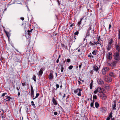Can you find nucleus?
Masks as SVG:
<instances>
[{"mask_svg": "<svg viewBox=\"0 0 120 120\" xmlns=\"http://www.w3.org/2000/svg\"><path fill=\"white\" fill-rule=\"evenodd\" d=\"M113 56L115 60L120 61V56L119 55V53L116 52L114 53Z\"/></svg>", "mask_w": 120, "mask_h": 120, "instance_id": "nucleus-1", "label": "nucleus"}, {"mask_svg": "<svg viewBox=\"0 0 120 120\" xmlns=\"http://www.w3.org/2000/svg\"><path fill=\"white\" fill-rule=\"evenodd\" d=\"M81 90H82L80 89L79 88H77V89L75 90H74V92L75 94H76L79 92V93L77 95L79 96H80L81 95Z\"/></svg>", "mask_w": 120, "mask_h": 120, "instance_id": "nucleus-2", "label": "nucleus"}, {"mask_svg": "<svg viewBox=\"0 0 120 120\" xmlns=\"http://www.w3.org/2000/svg\"><path fill=\"white\" fill-rule=\"evenodd\" d=\"M45 68H41L40 70L38 72L37 74L38 76H41L43 74V71L45 70Z\"/></svg>", "mask_w": 120, "mask_h": 120, "instance_id": "nucleus-3", "label": "nucleus"}, {"mask_svg": "<svg viewBox=\"0 0 120 120\" xmlns=\"http://www.w3.org/2000/svg\"><path fill=\"white\" fill-rule=\"evenodd\" d=\"M31 32L30 30H27V33H26V34L25 37H26V38L27 39H29L30 38V35L31 34L30 33Z\"/></svg>", "mask_w": 120, "mask_h": 120, "instance_id": "nucleus-4", "label": "nucleus"}, {"mask_svg": "<svg viewBox=\"0 0 120 120\" xmlns=\"http://www.w3.org/2000/svg\"><path fill=\"white\" fill-rule=\"evenodd\" d=\"M100 111L103 113H105L107 111V109L104 107H102L100 109Z\"/></svg>", "mask_w": 120, "mask_h": 120, "instance_id": "nucleus-5", "label": "nucleus"}, {"mask_svg": "<svg viewBox=\"0 0 120 120\" xmlns=\"http://www.w3.org/2000/svg\"><path fill=\"white\" fill-rule=\"evenodd\" d=\"M53 71L52 70L50 71V74L49 75V79L52 80L54 76L53 75Z\"/></svg>", "mask_w": 120, "mask_h": 120, "instance_id": "nucleus-6", "label": "nucleus"}, {"mask_svg": "<svg viewBox=\"0 0 120 120\" xmlns=\"http://www.w3.org/2000/svg\"><path fill=\"white\" fill-rule=\"evenodd\" d=\"M89 45L91 46H93L95 45H97V42L95 41V40L94 39V41H90L89 43Z\"/></svg>", "mask_w": 120, "mask_h": 120, "instance_id": "nucleus-7", "label": "nucleus"}, {"mask_svg": "<svg viewBox=\"0 0 120 120\" xmlns=\"http://www.w3.org/2000/svg\"><path fill=\"white\" fill-rule=\"evenodd\" d=\"M97 82L98 84H103L104 82L103 80L100 79H97Z\"/></svg>", "mask_w": 120, "mask_h": 120, "instance_id": "nucleus-8", "label": "nucleus"}, {"mask_svg": "<svg viewBox=\"0 0 120 120\" xmlns=\"http://www.w3.org/2000/svg\"><path fill=\"white\" fill-rule=\"evenodd\" d=\"M31 59L32 61H35L37 59V56L35 54L33 55L31 57Z\"/></svg>", "mask_w": 120, "mask_h": 120, "instance_id": "nucleus-9", "label": "nucleus"}, {"mask_svg": "<svg viewBox=\"0 0 120 120\" xmlns=\"http://www.w3.org/2000/svg\"><path fill=\"white\" fill-rule=\"evenodd\" d=\"M105 80L108 82H109L111 81L112 79L110 77H106L105 79Z\"/></svg>", "mask_w": 120, "mask_h": 120, "instance_id": "nucleus-10", "label": "nucleus"}, {"mask_svg": "<svg viewBox=\"0 0 120 120\" xmlns=\"http://www.w3.org/2000/svg\"><path fill=\"white\" fill-rule=\"evenodd\" d=\"M113 102L114 103V104L112 105V107L113 109V110H116V101L115 100L113 101Z\"/></svg>", "mask_w": 120, "mask_h": 120, "instance_id": "nucleus-11", "label": "nucleus"}, {"mask_svg": "<svg viewBox=\"0 0 120 120\" xmlns=\"http://www.w3.org/2000/svg\"><path fill=\"white\" fill-rule=\"evenodd\" d=\"M99 68H98L97 66L95 65L93 67V70L96 72H97Z\"/></svg>", "mask_w": 120, "mask_h": 120, "instance_id": "nucleus-12", "label": "nucleus"}, {"mask_svg": "<svg viewBox=\"0 0 120 120\" xmlns=\"http://www.w3.org/2000/svg\"><path fill=\"white\" fill-rule=\"evenodd\" d=\"M112 53L111 52H109L108 53V59L109 60H111L112 59Z\"/></svg>", "mask_w": 120, "mask_h": 120, "instance_id": "nucleus-13", "label": "nucleus"}, {"mask_svg": "<svg viewBox=\"0 0 120 120\" xmlns=\"http://www.w3.org/2000/svg\"><path fill=\"white\" fill-rule=\"evenodd\" d=\"M116 50L117 51V52H116L119 53L120 51V47L119 45H117L116 46Z\"/></svg>", "mask_w": 120, "mask_h": 120, "instance_id": "nucleus-14", "label": "nucleus"}, {"mask_svg": "<svg viewBox=\"0 0 120 120\" xmlns=\"http://www.w3.org/2000/svg\"><path fill=\"white\" fill-rule=\"evenodd\" d=\"M52 102L55 105H56L57 104V101L54 97H53L52 99Z\"/></svg>", "mask_w": 120, "mask_h": 120, "instance_id": "nucleus-15", "label": "nucleus"}, {"mask_svg": "<svg viewBox=\"0 0 120 120\" xmlns=\"http://www.w3.org/2000/svg\"><path fill=\"white\" fill-rule=\"evenodd\" d=\"M4 32L6 34L7 36L8 37V39H9V37L10 36V34L8 32H7L6 30H4Z\"/></svg>", "mask_w": 120, "mask_h": 120, "instance_id": "nucleus-16", "label": "nucleus"}, {"mask_svg": "<svg viewBox=\"0 0 120 120\" xmlns=\"http://www.w3.org/2000/svg\"><path fill=\"white\" fill-rule=\"evenodd\" d=\"M109 75L111 77H115L116 76V75L112 72L110 73Z\"/></svg>", "mask_w": 120, "mask_h": 120, "instance_id": "nucleus-17", "label": "nucleus"}, {"mask_svg": "<svg viewBox=\"0 0 120 120\" xmlns=\"http://www.w3.org/2000/svg\"><path fill=\"white\" fill-rule=\"evenodd\" d=\"M61 46L63 49H68L67 46L63 44H61Z\"/></svg>", "mask_w": 120, "mask_h": 120, "instance_id": "nucleus-18", "label": "nucleus"}, {"mask_svg": "<svg viewBox=\"0 0 120 120\" xmlns=\"http://www.w3.org/2000/svg\"><path fill=\"white\" fill-rule=\"evenodd\" d=\"M103 95L102 98V99L103 100H105L107 98V96L104 94H102Z\"/></svg>", "mask_w": 120, "mask_h": 120, "instance_id": "nucleus-19", "label": "nucleus"}, {"mask_svg": "<svg viewBox=\"0 0 120 120\" xmlns=\"http://www.w3.org/2000/svg\"><path fill=\"white\" fill-rule=\"evenodd\" d=\"M112 47V45L108 44L107 48V50L108 51L109 50L111 49Z\"/></svg>", "mask_w": 120, "mask_h": 120, "instance_id": "nucleus-20", "label": "nucleus"}, {"mask_svg": "<svg viewBox=\"0 0 120 120\" xmlns=\"http://www.w3.org/2000/svg\"><path fill=\"white\" fill-rule=\"evenodd\" d=\"M117 63V62L116 61H113L112 63V67H114L115 65H116V63Z\"/></svg>", "mask_w": 120, "mask_h": 120, "instance_id": "nucleus-21", "label": "nucleus"}, {"mask_svg": "<svg viewBox=\"0 0 120 120\" xmlns=\"http://www.w3.org/2000/svg\"><path fill=\"white\" fill-rule=\"evenodd\" d=\"M95 28H94V27H93V30L91 31V33L93 34H96L97 33L96 32L95 30Z\"/></svg>", "mask_w": 120, "mask_h": 120, "instance_id": "nucleus-22", "label": "nucleus"}, {"mask_svg": "<svg viewBox=\"0 0 120 120\" xmlns=\"http://www.w3.org/2000/svg\"><path fill=\"white\" fill-rule=\"evenodd\" d=\"M91 82L90 84V89H92V86H93V81L92 79L91 80Z\"/></svg>", "mask_w": 120, "mask_h": 120, "instance_id": "nucleus-23", "label": "nucleus"}, {"mask_svg": "<svg viewBox=\"0 0 120 120\" xmlns=\"http://www.w3.org/2000/svg\"><path fill=\"white\" fill-rule=\"evenodd\" d=\"M95 107L98 108L99 106V104L97 102H96L95 103Z\"/></svg>", "mask_w": 120, "mask_h": 120, "instance_id": "nucleus-24", "label": "nucleus"}, {"mask_svg": "<svg viewBox=\"0 0 120 120\" xmlns=\"http://www.w3.org/2000/svg\"><path fill=\"white\" fill-rule=\"evenodd\" d=\"M113 39H111L109 40V41L108 43V44L112 45V44L113 43Z\"/></svg>", "mask_w": 120, "mask_h": 120, "instance_id": "nucleus-25", "label": "nucleus"}, {"mask_svg": "<svg viewBox=\"0 0 120 120\" xmlns=\"http://www.w3.org/2000/svg\"><path fill=\"white\" fill-rule=\"evenodd\" d=\"M105 92V90L104 89L102 88L100 91V93H102L103 94H104Z\"/></svg>", "mask_w": 120, "mask_h": 120, "instance_id": "nucleus-26", "label": "nucleus"}, {"mask_svg": "<svg viewBox=\"0 0 120 120\" xmlns=\"http://www.w3.org/2000/svg\"><path fill=\"white\" fill-rule=\"evenodd\" d=\"M7 98L6 99H7V100L6 101H10V99H11V97L10 96H7L6 97Z\"/></svg>", "mask_w": 120, "mask_h": 120, "instance_id": "nucleus-27", "label": "nucleus"}, {"mask_svg": "<svg viewBox=\"0 0 120 120\" xmlns=\"http://www.w3.org/2000/svg\"><path fill=\"white\" fill-rule=\"evenodd\" d=\"M83 19L82 18H81L80 19V20L79 21L77 24V25L78 26H80V25L81 24V22L82 21V20Z\"/></svg>", "mask_w": 120, "mask_h": 120, "instance_id": "nucleus-28", "label": "nucleus"}, {"mask_svg": "<svg viewBox=\"0 0 120 120\" xmlns=\"http://www.w3.org/2000/svg\"><path fill=\"white\" fill-rule=\"evenodd\" d=\"M103 69L105 70L106 72L108 71L109 70V68L107 67H104Z\"/></svg>", "mask_w": 120, "mask_h": 120, "instance_id": "nucleus-29", "label": "nucleus"}, {"mask_svg": "<svg viewBox=\"0 0 120 120\" xmlns=\"http://www.w3.org/2000/svg\"><path fill=\"white\" fill-rule=\"evenodd\" d=\"M97 52V51L96 50H94L93 52H92V54L94 55H96V54Z\"/></svg>", "mask_w": 120, "mask_h": 120, "instance_id": "nucleus-30", "label": "nucleus"}, {"mask_svg": "<svg viewBox=\"0 0 120 120\" xmlns=\"http://www.w3.org/2000/svg\"><path fill=\"white\" fill-rule=\"evenodd\" d=\"M100 38V36H99L98 37V41H97V44H100L101 45V43H99V41Z\"/></svg>", "mask_w": 120, "mask_h": 120, "instance_id": "nucleus-31", "label": "nucleus"}, {"mask_svg": "<svg viewBox=\"0 0 120 120\" xmlns=\"http://www.w3.org/2000/svg\"><path fill=\"white\" fill-rule=\"evenodd\" d=\"M31 93H34V91L32 86H31Z\"/></svg>", "mask_w": 120, "mask_h": 120, "instance_id": "nucleus-32", "label": "nucleus"}, {"mask_svg": "<svg viewBox=\"0 0 120 120\" xmlns=\"http://www.w3.org/2000/svg\"><path fill=\"white\" fill-rule=\"evenodd\" d=\"M90 35V31H87V32L86 35V37L89 36Z\"/></svg>", "mask_w": 120, "mask_h": 120, "instance_id": "nucleus-33", "label": "nucleus"}, {"mask_svg": "<svg viewBox=\"0 0 120 120\" xmlns=\"http://www.w3.org/2000/svg\"><path fill=\"white\" fill-rule=\"evenodd\" d=\"M112 112H111L110 113V114H109V117H108L107 118H109L110 119V118H111H111L112 117Z\"/></svg>", "mask_w": 120, "mask_h": 120, "instance_id": "nucleus-34", "label": "nucleus"}, {"mask_svg": "<svg viewBox=\"0 0 120 120\" xmlns=\"http://www.w3.org/2000/svg\"><path fill=\"white\" fill-rule=\"evenodd\" d=\"M106 71L103 69H102V73L103 75H105L106 74Z\"/></svg>", "mask_w": 120, "mask_h": 120, "instance_id": "nucleus-35", "label": "nucleus"}, {"mask_svg": "<svg viewBox=\"0 0 120 120\" xmlns=\"http://www.w3.org/2000/svg\"><path fill=\"white\" fill-rule=\"evenodd\" d=\"M101 89L102 88H101L100 87H98L97 88V89L98 92L100 93V91Z\"/></svg>", "mask_w": 120, "mask_h": 120, "instance_id": "nucleus-36", "label": "nucleus"}, {"mask_svg": "<svg viewBox=\"0 0 120 120\" xmlns=\"http://www.w3.org/2000/svg\"><path fill=\"white\" fill-rule=\"evenodd\" d=\"M36 77L35 75H33V79L34 80L35 82L36 81Z\"/></svg>", "mask_w": 120, "mask_h": 120, "instance_id": "nucleus-37", "label": "nucleus"}, {"mask_svg": "<svg viewBox=\"0 0 120 120\" xmlns=\"http://www.w3.org/2000/svg\"><path fill=\"white\" fill-rule=\"evenodd\" d=\"M107 64L108 65L110 66L111 67H112V63H107Z\"/></svg>", "mask_w": 120, "mask_h": 120, "instance_id": "nucleus-38", "label": "nucleus"}, {"mask_svg": "<svg viewBox=\"0 0 120 120\" xmlns=\"http://www.w3.org/2000/svg\"><path fill=\"white\" fill-rule=\"evenodd\" d=\"M39 95V94L38 93H37L36 94V95L35 98H33V99H35L36 98H37Z\"/></svg>", "mask_w": 120, "mask_h": 120, "instance_id": "nucleus-39", "label": "nucleus"}, {"mask_svg": "<svg viewBox=\"0 0 120 120\" xmlns=\"http://www.w3.org/2000/svg\"><path fill=\"white\" fill-rule=\"evenodd\" d=\"M97 99V96L96 95H93V99L94 100H96Z\"/></svg>", "mask_w": 120, "mask_h": 120, "instance_id": "nucleus-40", "label": "nucleus"}, {"mask_svg": "<svg viewBox=\"0 0 120 120\" xmlns=\"http://www.w3.org/2000/svg\"><path fill=\"white\" fill-rule=\"evenodd\" d=\"M61 72H63L64 69V68L63 66V65H61Z\"/></svg>", "mask_w": 120, "mask_h": 120, "instance_id": "nucleus-41", "label": "nucleus"}, {"mask_svg": "<svg viewBox=\"0 0 120 120\" xmlns=\"http://www.w3.org/2000/svg\"><path fill=\"white\" fill-rule=\"evenodd\" d=\"M92 26V25H91L88 28L87 31H90V30H91L92 29V28L91 26Z\"/></svg>", "mask_w": 120, "mask_h": 120, "instance_id": "nucleus-42", "label": "nucleus"}, {"mask_svg": "<svg viewBox=\"0 0 120 120\" xmlns=\"http://www.w3.org/2000/svg\"><path fill=\"white\" fill-rule=\"evenodd\" d=\"M52 92L53 93H55V88H54V87L52 88Z\"/></svg>", "mask_w": 120, "mask_h": 120, "instance_id": "nucleus-43", "label": "nucleus"}, {"mask_svg": "<svg viewBox=\"0 0 120 120\" xmlns=\"http://www.w3.org/2000/svg\"><path fill=\"white\" fill-rule=\"evenodd\" d=\"M73 67V66L72 65L70 66L68 68L70 69L71 70L72 69Z\"/></svg>", "mask_w": 120, "mask_h": 120, "instance_id": "nucleus-44", "label": "nucleus"}, {"mask_svg": "<svg viewBox=\"0 0 120 120\" xmlns=\"http://www.w3.org/2000/svg\"><path fill=\"white\" fill-rule=\"evenodd\" d=\"M82 63H80V64L79 65V69H81V67L82 65Z\"/></svg>", "mask_w": 120, "mask_h": 120, "instance_id": "nucleus-45", "label": "nucleus"}, {"mask_svg": "<svg viewBox=\"0 0 120 120\" xmlns=\"http://www.w3.org/2000/svg\"><path fill=\"white\" fill-rule=\"evenodd\" d=\"M98 90L97 89L95 90L94 91V93L95 94H96L98 93Z\"/></svg>", "mask_w": 120, "mask_h": 120, "instance_id": "nucleus-46", "label": "nucleus"}, {"mask_svg": "<svg viewBox=\"0 0 120 120\" xmlns=\"http://www.w3.org/2000/svg\"><path fill=\"white\" fill-rule=\"evenodd\" d=\"M118 32H119V33H118V38L120 40V31L119 30Z\"/></svg>", "mask_w": 120, "mask_h": 120, "instance_id": "nucleus-47", "label": "nucleus"}, {"mask_svg": "<svg viewBox=\"0 0 120 120\" xmlns=\"http://www.w3.org/2000/svg\"><path fill=\"white\" fill-rule=\"evenodd\" d=\"M88 57H90L91 59L92 58L93 59L94 58V56L92 55L90 56H88Z\"/></svg>", "mask_w": 120, "mask_h": 120, "instance_id": "nucleus-48", "label": "nucleus"}, {"mask_svg": "<svg viewBox=\"0 0 120 120\" xmlns=\"http://www.w3.org/2000/svg\"><path fill=\"white\" fill-rule=\"evenodd\" d=\"M79 32L78 31H77L74 33V35H77L79 34Z\"/></svg>", "mask_w": 120, "mask_h": 120, "instance_id": "nucleus-49", "label": "nucleus"}, {"mask_svg": "<svg viewBox=\"0 0 120 120\" xmlns=\"http://www.w3.org/2000/svg\"><path fill=\"white\" fill-rule=\"evenodd\" d=\"M31 105L32 106H34L35 105V104L34 103V102L33 101H32L31 102Z\"/></svg>", "mask_w": 120, "mask_h": 120, "instance_id": "nucleus-50", "label": "nucleus"}, {"mask_svg": "<svg viewBox=\"0 0 120 120\" xmlns=\"http://www.w3.org/2000/svg\"><path fill=\"white\" fill-rule=\"evenodd\" d=\"M7 94V93H3V94H2V96H1L2 97L4 96H5V95L6 94Z\"/></svg>", "mask_w": 120, "mask_h": 120, "instance_id": "nucleus-51", "label": "nucleus"}, {"mask_svg": "<svg viewBox=\"0 0 120 120\" xmlns=\"http://www.w3.org/2000/svg\"><path fill=\"white\" fill-rule=\"evenodd\" d=\"M31 96L32 98L34 97V93H31Z\"/></svg>", "mask_w": 120, "mask_h": 120, "instance_id": "nucleus-52", "label": "nucleus"}, {"mask_svg": "<svg viewBox=\"0 0 120 120\" xmlns=\"http://www.w3.org/2000/svg\"><path fill=\"white\" fill-rule=\"evenodd\" d=\"M75 26V24L74 23H73L72 24H71L70 26L71 27L72 26Z\"/></svg>", "mask_w": 120, "mask_h": 120, "instance_id": "nucleus-53", "label": "nucleus"}, {"mask_svg": "<svg viewBox=\"0 0 120 120\" xmlns=\"http://www.w3.org/2000/svg\"><path fill=\"white\" fill-rule=\"evenodd\" d=\"M28 26V25L27 24H26L24 26V29H26V26Z\"/></svg>", "mask_w": 120, "mask_h": 120, "instance_id": "nucleus-54", "label": "nucleus"}, {"mask_svg": "<svg viewBox=\"0 0 120 120\" xmlns=\"http://www.w3.org/2000/svg\"><path fill=\"white\" fill-rule=\"evenodd\" d=\"M70 60H71L69 58V59H67V61L69 63L70 61Z\"/></svg>", "mask_w": 120, "mask_h": 120, "instance_id": "nucleus-55", "label": "nucleus"}, {"mask_svg": "<svg viewBox=\"0 0 120 120\" xmlns=\"http://www.w3.org/2000/svg\"><path fill=\"white\" fill-rule=\"evenodd\" d=\"M94 106V103L91 102L90 103V106L93 107Z\"/></svg>", "mask_w": 120, "mask_h": 120, "instance_id": "nucleus-56", "label": "nucleus"}, {"mask_svg": "<svg viewBox=\"0 0 120 120\" xmlns=\"http://www.w3.org/2000/svg\"><path fill=\"white\" fill-rule=\"evenodd\" d=\"M56 89H57V88H59V85L58 84H56Z\"/></svg>", "mask_w": 120, "mask_h": 120, "instance_id": "nucleus-57", "label": "nucleus"}, {"mask_svg": "<svg viewBox=\"0 0 120 120\" xmlns=\"http://www.w3.org/2000/svg\"><path fill=\"white\" fill-rule=\"evenodd\" d=\"M93 73V70H92L90 72V73L91 74H92Z\"/></svg>", "mask_w": 120, "mask_h": 120, "instance_id": "nucleus-58", "label": "nucleus"}, {"mask_svg": "<svg viewBox=\"0 0 120 120\" xmlns=\"http://www.w3.org/2000/svg\"><path fill=\"white\" fill-rule=\"evenodd\" d=\"M4 116L5 115H4V116H2V120H4V118H5V117Z\"/></svg>", "mask_w": 120, "mask_h": 120, "instance_id": "nucleus-59", "label": "nucleus"}, {"mask_svg": "<svg viewBox=\"0 0 120 120\" xmlns=\"http://www.w3.org/2000/svg\"><path fill=\"white\" fill-rule=\"evenodd\" d=\"M22 86H24L25 85L26 86V84H25V83H22Z\"/></svg>", "mask_w": 120, "mask_h": 120, "instance_id": "nucleus-60", "label": "nucleus"}, {"mask_svg": "<svg viewBox=\"0 0 120 120\" xmlns=\"http://www.w3.org/2000/svg\"><path fill=\"white\" fill-rule=\"evenodd\" d=\"M57 112H54V114L55 115H56L57 114Z\"/></svg>", "mask_w": 120, "mask_h": 120, "instance_id": "nucleus-61", "label": "nucleus"}, {"mask_svg": "<svg viewBox=\"0 0 120 120\" xmlns=\"http://www.w3.org/2000/svg\"><path fill=\"white\" fill-rule=\"evenodd\" d=\"M111 27V24H109V30L110 29Z\"/></svg>", "mask_w": 120, "mask_h": 120, "instance_id": "nucleus-62", "label": "nucleus"}, {"mask_svg": "<svg viewBox=\"0 0 120 120\" xmlns=\"http://www.w3.org/2000/svg\"><path fill=\"white\" fill-rule=\"evenodd\" d=\"M20 19L22 20H24V18L23 17H21L20 18Z\"/></svg>", "mask_w": 120, "mask_h": 120, "instance_id": "nucleus-63", "label": "nucleus"}, {"mask_svg": "<svg viewBox=\"0 0 120 120\" xmlns=\"http://www.w3.org/2000/svg\"><path fill=\"white\" fill-rule=\"evenodd\" d=\"M16 89H17V90H19L20 89V87H16Z\"/></svg>", "mask_w": 120, "mask_h": 120, "instance_id": "nucleus-64", "label": "nucleus"}]
</instances>
